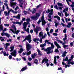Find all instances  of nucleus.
Listing matches in <instances>:
<instances>
[{
    "label": "nucleus",
    "mask_w": 74,
    "mask_h": 74,
    "mask_svg": "<svg viewBox=\"0 0 74 74\" xmlns=\"http://www.w3.org/2000/svg\"><path fill=\"white\" fill-rule=\"evenodd\" d=\"M51 47H48L46 49H45L44 48H42V50H44V51H45L47 54H49V53H52V52H53V50H51V49H52V48H55V46H54V45H53V43H51Z\"/></svg>",
    "instance_id": "1"
},
{
    "label": "nucleus",
    "mask_w": 74,
    "mask_h": 74,
    "mask_svg": "<svg viewBox=\"0 0 74 74\" xmlns=\"http://www.w3.org/2000/svg\"><path fill=\"white\" fill-rule=\"evenodd\" d=\"M12 27L14 29H10V30L14 34H18V33L19 32H20V31L19 30H17L16 31V27H15V26L14 25H13L12 26Z\"/></svg>",
    "instance_id": "2"
},
{
    "label": "nucleus",
    "mask_w": 74,
    "mask_h": 74,
    "mask_svg": "<svg viewBox=\"0 0 74 74\" xmlns=\"http://www.w3.org/2000/svg\"><path fill=\"white\" fill-rule=\"evenodd\" d=\"M27 24L29 25L28 26V27H30L29 25L30 23H27L25 22L23 24V28L24 30V31H25V32H27V33H29V28H28L27 29H26V27H27Z\"/></svg>",
    "instance_id": "3"
},
{
    "label": "nucleus",
    "mask_w": 74,
    "mask_h": 74,
    "mask_svg": "<svg viewBox=\"0 0 74 74\" xmlns=\"http://www.w3.org/2000/svg\"><path fill=\"white\" fill-rule=\"evenodd\" d=\"M41 21L42 22V25L43 26H44V25H45V23H46V22H45V20H44V14H42V15L41 18V19H39L38 22V24H40Z\"/></svg>",
    "instance_id": "4"
},
{
    "label": "nucleus",
    "mask_w": 74,
    "mask_h": 74,
    "mask_svg": "<svg viewBox=\"0 0 74 74\" xmlns=\"http://www.w3.org/2000/svg\"><path fill=\"white\" fill-rule=\"evenodd\" d=\"M41 13H37L36 14V16H34L31 17V18L32 19L34 20V21H37L38 19V17H39L40 16Z\"/></svg>",
    "instance_id": "5"
},
{
    "label": "nucleus",
    "mask_w": 74,
    "mask_h": 74,
    "mask_svg": "<svg viewBox=\"0 0 74 74\" xmlns=\"http://www.w3.org/2000/svg\"><path fill=\"white\" fill-rule=\"evenodd\" d=\"M49 61V60L47 58H44L42 60L41 63L42 64H43L44 63H45L46 64V65L47 67H48L49 66V64L48 63Z\"/></svg>",
    "instance_id": "6"
},
{
    "label": "nucleus",
    "mask_w": 74,
    "mask_h": 74,
    "mask_svg": "<svg viewBox=\"0 0 74 74\" xmlns=\"http://www.w3.org/2000/svg\"><path fill=\"white\" fill-rule=\"evenodd\" d=\"M26 40H27L29 41V43H30L31 41H32V40H31V36L30 35H29L27 36H26V37L25 38V39L23 41V42H24L26 41Z\"/></svg>",
    "instance_id": "7"
},
{
    "label": "nucleus",
    "mask_w": 74,
    "mask_h": 74,
    "mask_svg": "<svg viewBox=\"0 0 74 74\" xmlns=\"http://www.w3.org/2000/svg\"><path fill=\"white\" fill-rule=\"evenodd\" d=\"M43 34H44L43 32H40L39 34V37H42V39H43V38H45V37L47 36V34H45L43 36Z\"/></svg>",
    "instance_id": "8"
},
{
    "label": "nucleus",
    "mask_w": 74,
    "mask_h": 74,
    "mask_svg": "<svg viewBox=\"0 0 74 74\" xmlns=\"http://www.w3.org/2000/svg\"><path fill=\"white\" fill-rule=\"evenodd\" d=\"M47 12L49 14L48 15L49 18H51V16L53 14V9H51L50 12V10L49 9H48Z\"/></svg>",
    "instance_id": "9"
},
{
    "label": "nucleus",
    "mask_w": 74,
    "mask_h": 74,
    "mask_svg": "<svg viewBox=\"0 0 74 74\" xmlns=\"http://www.w3.org/2000/svg\"><path fill=\"white\" fill-rule=\"evenodd\" d=\"M26 47L27 51V52H28L29 49H30V48H32V46L28 43V42H26Z\"/></svg>",
    "instance_id": "10"
},
{
    "label": "nucleus",
    "mask_w": 74,
    "mask_h": 74,
    "mask_svg": "<svg viewBox=\"0 0 74 74\" xmlns=\"http://www.w3.org/2000/svg\"><path fill=\"white\" fill-rule=\"evenodd\" d=\"M46 42H47L48 44H51V42H49V40H45V44L43 45H40V47H41V48H43V47H44L45 46V45H46Z\"/></svg>",
    "instance_id": "11"
},
{
    "label": "nucleus",
    "mask_w": 74,
    "mask_h": 74,
    "mask_svg": "<svg viewBox=\"0 0 74 74\" xmlns=\"http://www.w3.org/2000/svg\"><path fill=\"white\" fill-rule=\"evenodd\" d=\"M10 11H11V12H12L13 13L14 12V10L12 9H10L8 11V13L7 11L4 12V14L5 16H8V15H9V14H10Z\"/></svg>",
    "instance_id": "12"
},
{
    "label": "nucleus",
    "mask_w": 74,
    "mask_h": 74,
    "mask_svg": "<svg viewBox=\"0 0 74 74\" xmlns=\"http://www.w3.org/2000/svg\"><path fill=\"white\" fill-rule=\"evenodd\" d=\"M33 41L34 42H36L37 44H38V42H37L38 41H39L40 43H42V38L40 40L38 38H34Z\"/></svg>",
    "instance_id": "13"
},
{
    "label": "nucleus",
    "mask_w": 74,
    "mask_h": 74,
    "mask_svg": "<svg viewBox=\"0 0 74 74\" xmlns=\"http://www.w3.org/2000/svg\"><path fill=\"white\" fill-rule=\"evenodd\" d=\"M1 11H0V16H1ZM1 18L0 17V23H1ZM3 30V25L1 24L0 25V31L1 30Z\"/></svg>",
    "instance_id": "14"
},
{
    "label": "nucleus",
    "mask_w": 74,
    "mask_h": 74,
    "mask_svg": "<svg viewBox=\"0 0 74 74\" xmlns=\"http://www.w3.org/2000/svg\"><path fill=\"white\" fill-rule=\"evenodd\" d=\"M68 10H69V8H67L66 9H65L64 10H63V12L64 13L65 12V15L66 16H68L69 15V14L67 13V12H66V11H68Z\"/></svg>",
    "instance_id": "15"
},
{
    "label": "nucleus",
    "mask_w": 74,
    "mask_h": 74,
    "mask_svg": "<svg viewBox=\"0 0 74 74\" xmlns=\"http://www.w3.org/2000/svg\"><path fill=\"white\" fill-rule=\"evenodd\" d=\"M10 5L11 7L13 8V9L15 8V6L16 4V2H13L11 3V2H10Z\"/></svg>",
    "instance_id": "16"
},
{
    "label": "nucleus",
    "mask_w": 74,
    "mask_h": 74,
    "mask_svg": "<svg viewBox=\"0 0 74 74\" xmlns=\"http://www.w3.org/2000/svg\"><path fill=\"white\" fill-rule=\"evenodd\" d=\"M10 54L12 55L13 56L16 57V50H14L13 51V52L11 53Z\"/></svg>",
    "instance_id": "17"
},
{
    "label": "nucleus",
    "mask_w": 74,
    "mask_h": 74,
    "mask_svg": "<svg viewBox=\"0 0 74 74\" xmlns=\"http://www.w3.org/2000/svg\"><path fill=\"white\" fill-rule=\"evenodd\" d=\"M41 28L40 27H36V28L34 29V31L36 33V34H38V32L39 31V30H40Z\"/></svg>",
    "instance_id": "18"
},
{
    "label": "nucleus",
    "mask_w": 74,
    "mask_h": 74,
    "mask_svg": "<svg viewBox=\"0 0 74 74\" xmlns=\"http://www.w3.org/2000/svg\"><path fill=\"white\" fill-rule=\"evenodd\" d=\"M1 35L2 36H6L7 37H10V34H8V33H5L4 32L2 33Z\"/></svg>",
    "instance_id": "19"
},
{
    "label": "nucleus",
    "mask_w": 74,
    "mask_h": 74,
    "mask_svg": "<svg viewBox=\"0 0 74 74\" xmlns=\"http://www.w3.org/2000/svg\"><path fill=\"white\" fill-rule=\"evenodd\" d=\"M18 1L19 2V6L20 7H22V5H23V1L22 0H18Z\"/></svg>",
    "instance_id": "20"
},
{
    "label": "nucleus",
    "mask_w": 74,
    "mask_h": 74,
    "mask_svg": "<svg viewBox=\"0 0 74 74\" xmlns=\"http://www.w3.org/2000/svg\"><path fill=\"white\" fill-rule=\"evenodd\" d=\"M22 21H21V22H14L13 21L12 23L13 24H18V25H19L20 26L21 25V24H22Z\"/></svg>",
    "instance_id": "21"
},
{
    "label": "nucleus",
    "mask_w": 74,
    "mask_h": 74,
    "mask_svg": "<svg viewBox=\"0 0 74 74\" xmlns=\"http://www.w3.org/2000/svg\"><path fill=\"white\" fill-rule=\"evenodd\" d=\"M54 43L55 45H56V47H57L58 48H61V47H60V46H59V44H58V43H57V42L56 41H55L54 42Z\"/></svg>",
    "instance_id": "22"
},
{
    "label": "nucleus",
    "mask_w": 74,
    "mask_h": 74,
    "mask_svg": "<svg viewBox=\"0 0 74 74\" xmlns=\"http://www.w3.org/2000/svg\"><path fill=\"white\" fill-rule=\"evenodd\" d=\"M21 17V15H20V14H18L17 16H13V18H16V19H20V17Z\"/></svg>",
    "instance_id": "23"
},
{
    "label": "nucleus",
    "mask_w": 74,
    "mask_h": 74,
    "mask_svg": "<svg viewBox=\"0 0 74 74\" xmlns=\"http://www.w3.org/2000/svg\"><path fill=\"white\" fill-rule=\"evenodd\" d=\"M2 53H3L4 56H8V53H6V52L4 53V51H2L1 52V54Z\"/></svg>",
    "instance_id": "24"
},
{
    "label": "nucleus",
    "mask_w": 74,
    "mask_h": 74,
    "mask_svg": "<svg viewBox=\"0 0 74 74\" xmlns=\"http://www.w3.org/2000/svg\"><path fill=\"white\" fill-rule=\"evenodd\" d=\"M65 43H66V42H65L63 43H62V44L63 45L64 48H66V47H69V45H65Z\"/></svg>",
    "instance_id": "25"
},
{
    "label": "nucleus",
    "mask_w": 74,
    "mask_h": 74,
    "mask_svg": "<svg viewBox=\"0 0 74 74\" xmlns=\"http://www.w3.org/2000/svg\"><path fill=\"white\" fill-rule=\"evenodd\" d=\"M37 50L38 52L39 55L40 56H41V55H42V54L41 53V51H40V50H39L38 49H37Z\"/></svg>",
    "instance_id": "26"
},
{
    "label": "nucleus",
    "mask_w": 74,
    "mask_h": 74,
    "mask_svg": "<svg viewBox=\"0 0 74 74\" xmlns=\"http://www.w3.org/2000/svg\"><path fill=\"white\" fill-rule=\"evenodd\" d=\"M8 45H10V43H7L6 44H5L4 46L5 49H7V47H8Z\"/></svg>",
    "instance_id": "27"
},
{
    "label": "nucleus",
    "mask_w": 74,
    "mask_h": 74,
    "mask_svg": "<svg viewBox=\"0 0 74 74\" xmlns=\"http://www.w3.org/2000/svg\"><path fill=\"white\" fill-rule=\"evenodd\" d=\"M54 64H57V62H56V56L54 57Z\"/></svg>",
    "instance_id": "28"
},
{
    "label": "nucleus",
    "mask_w": 74,
    "mask_h": 74,
    "mask_svg": "<svg viewBox=\"0 0 74 74\" xmlns=\"http://www.w3.org/2000/svg\"><path fill=\"white\" fill-rule=\"evenodd\" d=\"M27 69V66H25V67L23 68L21 70V71H24L25 70H26Z\"/></svg>",
    "instance_id": "29"
},
{
    "label": "nucleus",
    "mask_w": 74,
    "mask_h": 74,
    "mask_svg": "<svg viewBox=\"0 0 74 74\" xmlns=\"http://www.w3.org/2000/svg\"><path fill=\"white\" fill-rule=\"evenodd\" d=\"M71 61H68L67 64H71L72 65L74 64V61L70 62Z\"/></svg>",
    "instance_id": "30"
},
{
    "label": "nucleus",
    "mask_w": 74,
    "mask_h": 74,
    "mask_svg": "<svg viewBox=\"0 0 74 74\" xmlns=\"http://www.w3.org/2000/svg\"><path fill=\"white\" fill-rule=\"evenodd\" d=\"M54 18H57L58 21H60V18L58 16H54Z\"/></svg>",
    "instance_id": "31"
},
{
    "label": "nucleus",
    "mask_w": 74,
    "mask_h": 74,
    "mask_svg": "<svg viewBox=\"0 0 74 74\" xmlns=\"http://www.w3.org/2000/svg\"><path fill=\"white\" fill-rule=\"evenodd\" d=\"M70 58H71V59H69L68 60V61H71L73 59V58H74V55H72L70 57Z\"/></svg>",
    "instance_id": "32"
},
{
    "label": "nucleus",
    "mask_w": 74,
    "mask_h": 74,
    "mask_svg": "<svg viewBox=\"0 0 74 74\" xmlns=\"http://www.w3.org/2000/svg\"><path fill=\"white\" fill-rule=\"evenodd\" d=\"M14 48H15V47L14 46L10 47V48L11 49L10 52H12V51H14Z\"/></svg>",
    "instance_id": "33"
},
{
    "label": "nucleus",
    "mask_w": 74,
    "mask_h": 74,
    "mask_svg": "<svg viewBox=\"0 0 74 74\" xmlns=\"http://www.w3.org/2000/svg\"><path fill=\"white\" fill-rule=\"evenodd\" d=\"M23 51V49L22 48H21L20 49V51H18V53H21Z\"/></svg>",
    "instance_id": "34"
},
{
    "label": "nucleus",
    "mask_w": 74,
    "mask_h": 74,
    "mask_svg": "<svg viewBox=\"0 0 74 74\" xmlns=\"http://www.w3.org/2000/svg\"><path fill=\"white\" fill-rule=\"evenodd\" d=\"M36 56V53H34L33 55H32V59H34Z\"/></svg>",
    "instance_id": "35"
},
{
    "label": "nucleus",
    "mask_w": 74,
    "mask_h": 74,
    "mask_svg": "<svg viewBox=\"0 0 74 74\" xmlns=\"http://www.w3.org/2000/svg\"><path fill=\"white\" fill-rule=\"evenodd\" d=\"M25 54L27 55L28 56H29L30 54H31V51H29L28 53H27L26 52H25Z\"/></svg>",
    "instance_id": "36"
},
{
    "label": "nucleus",
    "mask_w": 74,
    "mask_h": 74,
    "mask_svg": "<svg viewBox=\"0 0 74 74\" xmlns=\"http://www.w3.org/2000/svg\"><path fill=\"white\" fill-rule=\"evenodd\" d=\"M36 9L33 8V11H32V14H34V13H35V12H36Z\"/></svg>",
    "instance_id": "37"
},
{
    "label": "nucleus",
    "mask_w": 74,
    "mask_h": 74,
    "mask_svg": "<svg viewBox=\"0 0 74 74\" xmlns=\"http://www.w3.org/2000/svg\"><path fill=\"white\" fill-rule=\"evenodd\" d=\"M4 37H0V39L1 41H3L4 40Z\"/></svg>",
    "instance_id": "38"
},
{
    "label": "nucleus",
    "mask_w": 74,
    "mask_h": 74,
    "mask_svg": "<svg viewBox=\"0 0 74 74\" xmlns=\"http://www.w3.org/2000/svg\"><path fill=\"white\" fill-rule=\"evenodd\" d=\"M68 25H67L66 26L67 27L70 28V26L71 25V23H68Z\"/></svg>",
    "instance_id": "39"
},
{
    "label": "nucleus",
    "mask_w": 74,
    "mask_h": 74,
    "mask_svg": "<svg viewBox=\"0 0 74 74\" xmlns=\"http://www.w3.org/2000/svg\"><path fill=\"white\" fill-rule=\"evenodd\" d=\"M67 38V35L66 34H65V38H63V40L64 41H66V39Z\"/></svg>",
    "instance_id": "40"
},
{
    "label": "nucleus",
    "mask_w": 74,
    "mask_h": 74,
    "mask_svg": "<svg viewBox=\"0 0 74 74\" xmlns=\"http://www.w3.org/2000/svg\"><path fill=\"white\" fill-rule=\"evenodd\" d=\"M34 63L36 64H38V60L36 59L34 61Z\"/></svg>",
    "instance_id": "41"
},
{
    "label": "nucleus",
    "mask_w": 74,
    "mask_h": 74,
    "mask_svg": "<svg viewBox=\"0 0 74 74\" xmlns=\"http://www.w3.org/2000/svg\"><path fill=\"white\" fill-rule=\"evenodd\" d=\"M66 0L68 5H69L70 6V3H69V1H70V2H71V0Z\"/></svg>",
    "instance_id": "42"
},
{
    "label": "nucleus",
    "mask_w": 74,
    "mask_h": 74,
    "mask_svg": "<svg viewBox=\"0 0 74 74\" xmlns=\"http://www.w3.org/2000/svg\"><path fill=\"white\" fill-rule=\"evenodd\" d=\"M62 63L63 65H64V66H65V68H67V65H66V63H64V62H62Z\"/></svg>",
    "instance_id": "43"
},
{
    "label": "nucleus",
    "mask_w": 74,
    "mask_h": 74,
    "mask_svg": "<svg viewBox=\"0 0 74 74\" xmlns=\"http://www.w3.org/2000/svg\"><path fill=\"white\" fill-rule=\"evenodd\" d=\"M58 5H59V6H63V4L62 3H58Z\"/></svg>",
    "instance_id": "44"
},
{
    "label": "nucleus",
    "mask_w": 74,
    "mask_h": 74,
    "mask_svg": "<svg viewBox=\"0 0 74 74\" xmlns=\"http://www.w3.org/2000/svg\"><path fill=\"white\" fill-rule=\"evenodd\" d=\"M63 61H68V60H68V57H66V59H64L63 60Z\"/></svg>",
    "instance_id": "45"
},
{
    "label": "nucleus",
    "mask_w": 74,
    "mask_h": 74,
    "mask_svg": "<svg viewBox=\"0 0 74 74\" xmlns=\"http://www.w3.org/2000/svg\"><path fill=\"white\" fill-rule=\"evenodd\" d=\"M72 5H71V7H74V2H72Z\"/></svg>",
    "instance_id": "46"
},
{
    "label": "nucleus",
    "mask_w": 74,
    "mask_h": 74,
    "mask_svg": "<svg viewBox=\"0 0 74 74\" xmlns=\"http://www.w3.org/2000/svg\"><path fill=\"white\" fill-rule=\"evenodd\" d=\"M9 59L10 60L12 59V56L10 55L9 56Z\"/></svg>",
    "instance_id": "47"
},
{
    "label": "nucleus",
    "mask_w": 74,
    "mask_h": 74,
    "mask_svg": "<svg viewBox=\"0 0 74 74\" xmlns=\"http://www.w3.org/2000/svg\"><path fill=\"white\" fill-rule=\"evenodd\" d=\"M27 64L28 66H32V64L29 62H27Z\"/></svg>",
    "instance_id": "48"
},
{
    "label": "nucleus",
    "mask_w": 74,
    "mask_h": 74,
    "mask_svg": "<svg viewBox=\"0 0 74 74\" xmlns=\"http://www.w3.org/2000/svg\"><path fill=\"white\" fill-rule=\"evenodd\" d=\"M56 21H55L54 22V23H55V26L56 27H57V26H58V23H56Z\"/></svg>",
    "instance_id": "49"
},
{
    "label": "nucleus",
    "mask_w": 74,
    "mask_h": 74,
    "mask_svg": "<svg viewBox=\"0 0 74 74\" xmlns=\"http://www.w3.org/2000/svg\"><path fill=\"white\" fill-rule=\"evenodd\" d=\"M19 7L17 6L16 7V8H15L14 10L15 11H16L18 9H19Z\"/></svg>",
    "instance_id": "50"
},
{
    "label": "nucleus",
    "mask_w": 74,
    "mask_h": 74,
    "mask_svg": "<svg viewBox=\"0 0 74 74\" xmlns=\"http://www.w3.org/2000/svg\"><path fill=\"white\" fill-rule=\"evenodd\" d=\"M45 30L46 32H49V29L48 28V27H46L45 28Z\"/></svg>",
    "instance_id": "51"
},
{
    "label": "nucleus",
    "mask_w": 74,
    "mask_h": 74,
    "mask_svg": "<svg viewBox=\"0 0 74 74\" xmlns=\"http://www.w3.org/2000/svg\"><path fill=\"white\" fill-rule=\"evenodd\" d=\"M30 20V19L29 18H28L26 19V21L27 22H29V21Z\"/></svg>",
    "instance_id": "52"
},
{
    "label": "nucleus",
    "mask_w": 74,
    "mask_h": 74,
    "mask_svg": "<svg viewBox=\"0 0 74 74\" xmlns=\"http://www.w3.org/2000/svg\"><path fill=\"white\" fill-rule=\"evenodd\" d=\"M54 8H56V10H58V5H55Z\"/></svg>",
    "instance_id": "53"
},
{
    "label": "nucleus",
    "mask_w": 74,
    "mask_h": 74,
    "mask_svg": "<svg viewBox=\"0 0 74 74\" xmlns=\"http://www.w3.org/2000/svg\"><path fill=\"white\" fill-rule=\"evenodd\" d=\"M4 26H7V27H9V26H10V25L7 24H4Z\"/></svg>",
    "instance_id": "54"
},
{
    "label": "nucleus",
    "mask_w": 74,
    "mask_h": 74,
    "mask_svg": "<svg viewBox=\"0 0 74 74\" xmlns=\"http://www.w3.org/2000/svg\"><path fill=\"white\" fill-rule=\"evenodd\" d=\"M11 41H12V39H11L7 40V42H11Z\"/></svg>",
    "instance_id": "55"
},
{
    "label": "nucleus",
    "mask_w": 74,
    "mask_h": 74,
    "mask_svg": "<svg viewBox=\"0 0 74 74\" xmlns=\"http://www.w3.org/2000/svg\"><path fill=\"white\" fill-rule=\"evenodd\" d=\"M53 32V29H51L50 31V33H52Z\"/></svg>",
    "instance_id": "56"
},
{
    "label": "nucleus",
    "mask_w": 74,
    "mask_h": 74,
    "mask_svg": "<svg viewBox=\"0 0 74 74\" xmlns=\"http://www.w3.org/2000/svg\"><path fill=\"white\" fill-rule=\"evenodd\" d=\"M53 36H58V34L57 33H54L53 34Z\"/></svg>",
    "instance_id": "57"
},
{
    "label": "nucleus",
    "mask_w": 74,
    "mask_h": 74,
    "mask_svg": "<svg viewBox=\"0 0 74 74\" xmlns=\"http://www.w3.org/2000/svg\"><path fill=\"white\" fill-rule=\"evenodd\" d=\"M64 33H66V29H65L63 31Z\"/></svg>",
    "instance_id": "58"
},
{
    "label": "nucleus",
    "mask_w": 74,
    "mask_h": 74,
    "mask_svg": "<svg viewBox=\"0 0 74 74\" xmlns=\"http://www.w3.org/2000/svg\"><path fill=\"white\" fill-rule=\"evenodd\" d=\"M58 15H59V16H62V14H61V13H60L58 12Z\"/></svg>",
    "instance_id": "59"
},
{
    "label": "nucleus",
    "mask_w": 74,
    "mask_h": 74,
    "mask_svg": "<svg viewBox=\"0 0 74 74\" xmlns=\"http://www.w3.org/2000/svg\"><path fill=\"white\" fill-rule=\"evenodd\" d=\"M55 52H59V50L58 49H56L55 51Z\"/></svg>",
    "instance_id": "60"
},
{
    "label": "nucleus",
    "mask_w": 74,
    "mask_h": 74,
    "mask_svg": "<svg viewBox=\"0 0 74 74\" xmlns=\"http://www.w3.org/2000/svg\"><path fill=\"white\" fill-rule=\"evenodd\" d=\"M63 7H62V8L60 7H58V9L62 10V8H63Z\"/></svg>",
    "instance_id": "61"
},
{
    "label": "nucleus",
    "mask_w": 74,
    "mask_h": 74,
    "mask_svg": "<svg viewBox=\"0 0 74 74\" xmlns=\"http://www.w3.org/2000/svg\"><path fill=\"white\" fill-rule=\"evenodd\" d=\"M67 66V67H70L71 66V65H70V64H68V65H66Z\"/></svg>",
    "instance_id": "62"
},
{
    "label": "nucleus",
    "mask_w": 74,
    "mask_h": 74,
    "mask_svg": "<svg viewBox=\"0 0 74 74\" xmlns=\"http://www.w3.org/2000/svg\"><path fill=\"white\" fill-rule=\"evenodd\" d=\"M40 7H41V4H40L39 5H38L36 7V8H38Z\"/></svg>",
    "instance_id": "63"
},
{
    "label": "nucleus",
    "mask_w": 74,
    "mask_h": 74,
    "mask_svg": "<svg viewBox=\"0 0 74 74\" xmlns=\"http://www.w3.org/2000/svg\"><path fill=\"white\" fill-rule=\"evenodd\" d=\"M72 38H74V34L73 33L72 34Z\"/></svg>",
    "instance_id": "64"
}]
</instances>
